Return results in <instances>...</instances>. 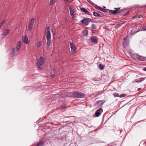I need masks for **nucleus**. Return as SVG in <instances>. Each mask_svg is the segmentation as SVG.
<instances>
[{
    "instance_id": "nucleus-1",
    "label": "nucleus",
    "mask_w": 146,
    "mask_h": 146,
    "mask_svg": "<svg viewBox=\"0 0 146 146\" xmlns=\"http://www.w3.org/2000/svg\"><path fill=\"white\" fill-rule=\"evenodd\" d=\"M46 35L47 40V46L48 47L51 42V35L50 31H47L46 32Z\"/></svg>"
},
{
    "instance_id": "nucleus-2",
    "label": "nucleus",
    "mask_w": 146,
    "mask_h": 146,
    "mask_svg": "<svg viewBox=\"0 0 146 146\" xmlns=\"http://www.w3.org/2000/svg\"><path fill=\"white\" fill-rule=\"evenodd\" d=\"M44 60L42 57H40L39 59L37 62V66L39 69H41V66L44 64Z\"/></svg>"
},
{
    "instance_id": "nucleus-3",
    "label": "nucleus",
    "mask_w": 146,
    "mask_h": 146,
    "mask_svg": "<svg viewBox=\"0 0 146 146\" xmlns=\"http://www.w3.org/2000/svg\"><path fill=\"white\" fill-rule=\"evenodd\" d=\"M73 96L77 98H84L85 96L84 94L80 92H72Z\"/></svg>"
},
{
    "instance_id": "nucleus-4",
    "label": "nucleus",
    "mask_w": 146,
    "mask_h": 146,
    "mask_svg": "<svg viewBox=\"0 0 146 146\" xmlns=\"http://www.w3.org/2000/svg\"><path fill=\"white\" fill-rule=\"evenodd\" d=\"M90 19L86 18L82 20L81 22L83 25L87 26L88 25L89 23L90 22Z\"/></svg>"
},
{
    "instance_id": "nucleus-5",
    "label": "nucleus",
    "mask_w": 146,
    "mask_h": 146,
    "mask_svg": "<svg viewBox=\"0 0 146 146\" xmlns=\"http://www.w3.org/2000/svg\"><path fill=\"white\" fill-rule=\"evenodd\" d=\"M103 102L102 101H98L96 102L94 106L98 108L101 106L103 104Z\"/></svg>"
},
{
    "instance_id": "nucleus-6",
    "label": "nucleus",
    "mask_w": 146,
    "mask_h": 146,
    "mask_svg": "<svg viewBox=\"0 0 146 146\" xmlns=\"http://www.w3.org/2000/svg\"><path fill=\"white\" fill-rule=\"evenodd\" d=\"M103 110L102 108H100L96 112L95 114L97 117H99L101 114V113L103 112Z\"/></svg>"
},
{
    "instance_id": "nucleus-7",
    "label": "nucleus",
    "mask_w": 146,
    "mask_h": 146,
    "mask_svg": "<svg viewBox=\"0 0 146 146\" xmlns=\"http://www.w3.org/2000/svg\"><path fill=\"white\" fill-rule=\"evenodd\" d=\"M23 41L26 44H27L29 43V41L27 36H23Z\"/></svg>"
},
{
    "instance_id": "nucleus-8",
    "label": "nucleus",
    "mask_w": 146,
    "mask_h": 146,
    "mask_svg": "<svg viewBox=\"0 0 146 146\" xmlns=\"http://www.w3.org/2000/svg\"><path fill=\"white\" fill-rule=\"evenodd\" d=\"M127 36H126L125 38H124V39L123 45L124 47H126L127 46V44L128 43V41L127 40Z\"/></svg>"
},
{
    "instance_id": "nucleus-9",
    "label": "nucleus",
    "mask_w": 146,
    "mask_h": 146,
    "mask_svg": "<svg viewBox=\"0 0 146 146\" xmlns=\"http://www.w3.org/2000/svg\"><path fill=\"white\" fill-rule=\"evenodd\" d=\"M70 46L71 51L72 52H74L76 50V47L73 43H70Z\"/></svg>"
},
{
    "instance_id": "nucleus-10",
    "label": "nucleus",
    "mask_w": 146,
    "mask_h": 146,
    "mask_svg": "<svg viewBox=\"0 0 146 146\" xmlns=\"http://www.w3.org/2000/svg\"><path fill=\"white\" fill-rule=\"evenodd\" d=\"M21 42L19 41L18 42L17 45L16 47V48L17 51L19 52L21 48Z\"/></svg>"
},
{
    "instance_id": "nucleus-11",
    "label": "nucleus",
    "mask_w": 146,
    "mask_h": 146,
    "mask_svg": "<svg viewBox=\"0 0 146 146\" xmlns=\"http://www.w3.org/2000/svg\"><path fill=\"white\" fill-rule=\"evenodd\" d=\"M120 8V7H119L118 8H115L114 9H115V10H110V13L112 14H115L117 13V10H119Z\"/></svg>"
},
{
    "instance_id": "nucleus-12",
    "label": "nucleus",
    "mask_w": 146,
    "mask_h": 146,
    "mask_svg": "<svg viewBox=\"0 0 146 146\" xmlns=\"http://www.w3.org/2000/svg\"><path fill=\"white\" fill-rule=\"evenodd\" d=\"M44 143L43 141H40L34 145L33 146H43Z\"/></svg>"
},
{
    "instance_id": "nucleus-13",
    "label": "nucleus",
    "mask_w": 146,
    "mask_h": 146,
    "mask_svg": "<svg viewBox=\"0 0 146 146\" xmlns=\"http://www.w3.org/2000/svg\"><path fill=\"white\" fill-rule=\"evenodd\" d=\"M15 48H13L11 51L10 55L11 57L15 55Z\"/></svg>"
},
{
    "instance_id": "nucleus-14",
    "label": "nucleus",
    "mask_w": 146,
    "mask_h": 146,
    "mask_svg": "<svg viewBox=\"0 0 146 146\" xmlns=\"http://www.w3.org/2000/svg\"><path fill=\"white\" fill-rule=\"evenodd\" d=\"M80 10L82 11L85 13L86 14L88 15H90V12L84 8H80Z\"/></svg>"
},
{
    "instance_id": "nucleus-15",
    "label": "nucleus",
    "mask_w": 146,
    "mask_h": 146,
    "mask_svg": "<svg viewBox=\"0 0 146 146\" xmlns=\"http://www.w3.org/2000/svg\"><path fill=\"white\" fill-rule=\"evenodd\" d=\"M10 31L9 29H7L3 31V36H5L8 35Z\"/></svg>"
},
{
    "instance_id": "nucleus-16",
    "label": "nucleus",
    "mask_w": 146,
    "mask_h": 146,
    "mask_svg": "<svg viewBox=\"0 0 146 146\" xmlns=\"http://www.w3.org/2000/svg\"><path fill=\"white\" fill-rule=\"evenodd\" d=\"M91 40L92 42L96 43L98 42V41L96 37H92L91 38Z\"/></svg>"
},
{
    "instance_id": "nucleus-17",
    "label": "nucleus",
    "mask_w": 146,
    "mask_h": 146,
    "mask_svg": "<svg viewBox=\"0 0 146 146\" xmlns=\"http://www.w3.org/2000/svg\"><path fill=\"white\" fill-rule=\"evenodd\" d=\"M138 59L141 61H144L145 60L146 58L145 57L143 56H139Z\"/></svg>"
},
{
    "instance_id": "nucleus-18",
    "label": "nucleus",
    "mask_w": 146,
    "mask_h": 146,
    "mask_svg": "<svg viewBox=\"0 0 146 146\" xmlns=\"http://www.w3.org/2000/svg\"><path fill=\"white\" fill-rule=\"evenodd\" d=\"M42 45V42L40 41H39L36 44V47L38 48H39Z\"/></svg>"
},
{
    "instance_id": "nucleus-19",
    "label": "nucleus",
    "mask_w": 146,
    "mask_h": 146,
    "mask_svg": "<svg viewBox=\"0 0 146 146\" xmlns=\"http://www.w3.org/2000/svg\"><path fill=\"white\" fill-rule=\"evenodd\" d=\"M35 20V19L34 18H32L29 23V25L31 24L32 25H33Z\"/></svg>"
},
{
    "instance_id": "nucleus-20",
    "label": "nucleus",
    "mask_w": 146,
    "mask_h": 146,
    "mask_svg": "<svg viewBox=\"0 0 146 146\" xmlns=\"http://www.w3.org/2000/svg\"><path fill=\"white\" fill-rule=\"evenodd\" d=\"M74 10H70V15L72 17V18L74 17Z\"/></svg>"
},
{
    "instance_id": "nucleus-21",
    "label": "nucleus",
    "mask_w": 146,
    "mask_h": 146,
    "mask_svg": "<svg viewBox=\"0 0 146 146\" xmlns=\"http://www.w3.org/2000/svg\"><path fill=\"white\" fill-rule=\"evenodd\" d=\"M140 55H139L138 54H133V57L135 59H138V58H139V57Z\"/></svg>"
},
{
    "instance_id": "nucleus-22",
    "label": "nucleus",
    "mask_w": 146,
    "mask_h": 146,
    "mask_svg": "<svg viewBox=\"0 0 146 146\" xmlns=\"http://www.w3.org/2000/svg\"><path fill=\"white\" fill-rule=\"evenodd\" d=\"M94 15L96 17H101V15L100 14L96 12H94L93 13Z\"/></svg>"
},
{
    "instance_id": "nucleus-23",
    "label": "nucleus",
    "mask_w": 146,
    "mask_h": 146,
    "mask_svg": "<svg viewBox=\"0 0 146 146\" xmlns=\"http://www.w3.org/2000/svg\"><path fill=\"white\" fill-rule=\"evenodd\" d=\"M83 34L84 36H87L88 34V31L86 30H84L83 32Z\"/></svg>"
},
{
    "instance_id": "nucleus-24",
    "label": "nucleus",
    "mask_w": 146,
    "mask_h": 146,
    "mask_svg": "<svg viewBox=\"0 0 146 146\" xmlns=\"http://www.w3.org/2000/svg\"><path fill=\"white\" fill-rule=\"evenodd\" d=\"M99 68L101 70H102L104 68V66L101 64H100L99 65Z\"/></svg>"
},
{
    "instance_id": "nucleus-25",
    "label": "nucleus",
    "mask_w": 146,
    "mask_h": 146,
    "mask_svg": "<svg viewBox=\"0 0 146 146\" xmlns=\"http://www.w3.org/2000/svg\"><path fill=\"white\" fill-rule=\"evenodd\" d=\"M5 22V20L2 21L0 23V28L2 26Z\"/></svg>"
},
{
    "instance_id": "nucleus-26",
    "label": "nucleus",
    "mask_w": 146,
    "mask_h": 146,
    "mask_svg": "<svg viewBox=\"0 0 146 146\" xmlns=\"http://www.w3.org/2000/svg\"><path fill=\"white\" fill-rule=\"evenodd\" d=\"M92 28L94 29H96V26L95 24H92Z\"/></svg>"
},
{
    "instance_id": "nucleus-27",
    "label": "nucleus",
    "mask_w": 146,
    "mask_h": 146,
    "mask_svg": "<svg viewBox=\"0 0 146 146\" xmlns=\"http://www.w3.org/2000/svg\"><path fill=\"white\" fill-rule=\"evenodd\" d=\"M33 26V25H32L31 24L29 25V31H31L32 30Z\"/></svg>"
},
{
    "instance_id": "nucleus-28",
    "label": "nucleus",
    "mask_w": 146,
    "mask_h": 146,
    "mask_svg": "<svg viewBox=\"0 0 146 146\" xmlns=\"http://www.w3.org/2000/svg\"><path fill=\"white\" fill-rule=\"evenodd\" d=\"M113 95L115 97H118L119 96V94L117 93H114Z\"/></svg>"
},
{
    "instance_id": "nucleus-29",
    "label": "nucleus",
    "mask_w": 146,
    "mask_h": 146,
    "mask_svg": "<svg viewBox=\"0 0 146 146\" xmlns=\"http://www.w3.org/2000/svg\"><path fill=\"white\" fill-rule=\"evenodd\" d=\"M56 0H51L50 1V5L53 4L55 2Z\"/></svg>"
},
{
    "instance_id": "nucleus-30",
    "label": "nucleus",
    "mask_w": 146,
    "mask_h": 146,
    "mask_svg": "<svg viewBox=\"0 0 146 146\" xmlns=\"http://www.w3.org/2000/svg\"><path fill=\"white\" fill-rule=\"evenodd\" d=\"M126 96L125 94H121L120 96H119V97L120 98H123L125 96Z\"/></svg>"
},
{
    "instance_id": "nucleus-31",
    "label": "nucleus",
    "mask_w": 146,
    "mask_h": 146,
    "mask_svg": "<svg viewBox=\"0 0 146 146\" xmlns=\"http://www.w3.org/2000/svg\"><path fill=\"white\" fill-rule=\"evenodd\" d=\"M124 11V10L123 9H121V10H117V13H121L122 12H123Z\"/></svg>"
},
{
    "instance_id": "nucleus-32",
    "label": "nucleus",
    "mask_w": 146,
    "mask_h": 146,
    "mask_svg": "<svg viewBox=\"0 0 146 146\" xmlns=\"http://www.w3.org/2000/svg\"><path fill=\"white\" fill-rule=\"evenodd\" d=\"M51 77H52V78H54V77H55V75L54 74V72H53V74H52L51 75Z\"/></svg>"
},
{
    "instance_id": "nucleus-33",
    "label": "nucleus",
    "mask_w": 146,
    "mask_h": 146,
    "mask_svg": "<svg viewBox=\"0 0 146 146\" xmlns=\"http://www.w3.org/2000/svg\"><path fill=\"white\" fill-rule=\"evenodd\" d=\"M137 16L139 18H141V17H142V16L141 15H137Z\"/></svg>"
},
{
    "instance_id": "nucleus-34",
    "label": "nucleus",
    "mask_w": 146,
    "mask_h": 146,
    "mask_svg": "<svg viewBox=\"0 0 146 146\" xmlns=\"http://www.w3.org/2000/svg\"><path fill=\"white\" fill-rule=\"evenodd\" d=\"M95 5V7L97 9H99V6H98V5Z\"/></svg>"
},
{
    "instance_id": "nucleus-35",
    "label": "nucleus",
    "mask_w": 146,
    "mask_h": 146,
    "mask_svg": "<svg viewBox=\"0 0 146 146\" xmlns=\"http://www.w3.org/2000/svg\"><path fill=\"white\" fill-rule=\"evenodd\" d=\"M142 30L144 31H146V26L143 27V29Z\"/></svg>"
},
{
    "instance_id": "nucleus-36",
    "label": "nucleus",
    "mask_w": 146,
    "mask_h": 146,
    "mask_svg": "<svg viewBox=\"0 0 146 146\" xmlns=\"http://www.w3.org/2000/svg\"><path fill=\"white\" fill-rule=\"evenodd\" d=\"M61 108L62 109H64V108H66V106H61Z\"/></svg>"
},
{
    "instance_id": "nucleus-37",
    "label": "nucleus",
    "mask_w": 146,
    "mask_h": 146,
    "mask_svg": "<svg viewBox=\"0 0 146 146\" xmlns=\"http://www.w3.org/2000/svg\"><path fill=\"white\" fill-rule=\"evenodd\" d=\"M102 11H103V12H106V11L104 9V8H103L102 9Z\"/></svg>"
},
{
    "instance_id": "nucleus-38",
    "label": "nucleus",
    "mask_w": 146,
    "mask_h": 146,
    "mask_svg": "<svg viewBox=\"0 0 146 146\" xmlns=\"http://www.w3.org/2000/svg\"><path fill=\"white\" fill-rule=\"evenodd\" d=\"M50 27H48L47 28V31H50Z\"/></svg>"
},
{
    "instance_id": "nucleus-39",
    "label": "nucleus",
    "mask_w": 146,
    "mask_h": 146,
    "mask_svg": "<svg viewBox=\"0 0 146 146\" xmlns=\"http://www.w3.org/2000/svg\"><path fill=\"white\" fill-rule=\"evenodd\" d=\"M87 1L89 2L90 3L92 4V3H93L92 2L90 1V0H87Z\"/></svg>"
},
{
    "instance_id": "nucleus-40",
    "label": "nucleus",
    "mask_w": 146,
    "mask_h": 146,
    "mask_svg": "<svg viewBox=\"0 0 146 146\" xmlns=\"http://www.w3.org/2000/svg\"><path fill=\"white\" fill-rule=\"evenodd\" d=\"M103 8H102V7H99V10H100V11H102V9Z\"/></svg>"
},
{
    "instance_id": "nucleus-41",
    "label": "nucleus",
    "mask_w": 146,
    "mask_h": 146,
    "mask_svg": "<svg viewBox=\"0 0 146 146\" xmlns=\"http://www.w3.org/2000/svg\"><path fill=\"white\" fill-rule=\"evenodd\" d=\"M103 8H102V7H99V10H100V11H102V9Z\"/></svg>"
},
{
    "instance_id": "nucleus-42",
    "label": "nucleus",
    "mask_w": 146,
    "mask_h": 146,
    "mask_svg": "<svg viewBox=\"0 0 146 146\" xmlns=\"http://www.w3.org/2000/svg\"><path fill=\"white\" fill-rule=\"evenodd\" d=\"M143 70L144 71H146V67L144 68L143 69Z\"/></svg>"
},
{
    "instance_id": "nucleus-43",
    "label": "nucleus",
    "mask_w": 146,
    "mask_h": 146,
    "mask_svg": "<svg viewBox=\"0 0 146 146\" xmlns=\"http://www.w3.org/2000/svg\"><path fill=\"white\" fill-rule=\"evenodd\" d=\"M56 71V70L55 69H54L53 70V71L54 72H55Z\"/></svg>"
},
{
    "instance_id": "nucleus-44",
    "label": "nucleus",
    "mask_w": 146,
    "mask_h": 146,
    "mask_svg": "<svg viewBox=\"0 0 146 146\" xmlns=\"http://www.w3.org/2000/svg\"><path fill=\"white\" fill-rule=\"evenodd\" d=\"M141 88H139L137 90H138V91H139L140 90H141Z\"/></svg>"
},
{
    "instance_id": "nucleus-45",
    "label": "nucleus",
    "mask_w": 146,
    "mask_h": 146,
    "mask_svg": "<svg viewBox=\"0 0 146 146\" xmlns=\"http://www.w3.org/2000/svg\"><path fill=\"white\" fill-rule=\"evenodd\" d=\"M69 9L70 10L71 9V6H70L69 7Z\"/></svg>"
},
{
    "instance_id": "nucleus-46",
    "label": "nucleus",
    "mask_w": 146,
    "mask_h": 146,
    "mask_svg": "<svg viewBox=\"0 0 146 146\" xmlns=\"http://www.w3.org/2000/svg\"><path fill=\"white\" fill-rule=\"evenodd\" d=\"M68 0H64L66 2H68Z\"/></svg>"
}]
</instances>
